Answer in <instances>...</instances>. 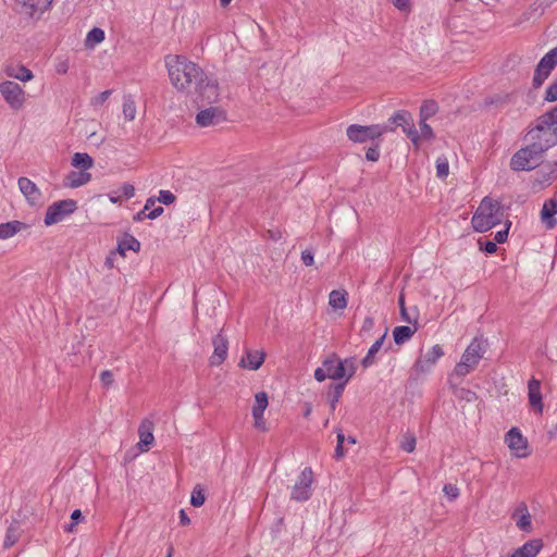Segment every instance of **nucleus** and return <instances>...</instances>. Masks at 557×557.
Returning a JSON list of instances; mask_svg holds the SVG:
<instances>
[{
    "label": "nucleus",
    "mask_w": 557,
    "mask_h": 557,
    "mask_svg": "<svg viewBox=\"0 0 557 557\" xmlns=\"http://www.w3.org/2000/svg\"><path fill=\"white\" fill-rule=\"evenodd\" d=\"M3 72L8 77L17 79L23 83L29 82L34 78L33 72L24 65L9 64L5 65Z\"/></svg>",
    "instance_id": "nucleus-22"
},
{
    "label": "nucleus",
    "mask_w": 557,
    "mask_h": 557,
    "mask_svg": "<svg viewBox=\"0 0 557 557\" xmlns=\"http://www.w3.org/2000/svg\"><path fill=\"white\" fill-rule=\"evenodd\" d=\"M268 395L265 392H259L255 395V404L252 407V417L263 414L268 407Z\"/></svg>",
    "instance_id": "nucleus-34"
},
{
    "label": "nucleus",
    "mask_w": 557,
    "mask_h": 557,
    "mask_svg": "<svg viewBox=\"0 0 557 557\" xmlns=\"http://www.w3.org/2000/svg\"><path fill=\"white\" fill-rule=\"evenodd\" d=\"M23 227V223L20 221H12L0 224V238L8 239L14 236Z\"/></svg>",
    "instance_id": "nucleus-30"
},
{
    "label": "nucleus",
    "mask_w": 557,
    "mask_h": 557,
    "mask_svg": "<svg viewBox=\"0 0 557 557\" xmlns=\"http://www.w3.org/2000/svg\"><path fill=\"white\" fill-rule=\"evenodd\" d=\"M72 165L82 171H87L94 166V159L85 152H76L72 159Z\"/></svg>",
    "instance_id": "nucleus-28"
},
{
    "label": "nucleus",
    "mask_w": 557,
    "mask_h": 557,
    "mask_svg": "<svg viewBox=\"0 0 557 557\" xmlns=\"http://www.w3.org/2000/svg\"><path fill=\"white\" fill-rule=\"evenodd\" d=\"M91 180L90 173L86 171L71 172L65 178V185L71 188H77L87 184Z\"/></svg>",
    "instance_id": "nucleus-25"
},
{
    "label": "nucleus",
    "mask_w": 557,
    "mask_h": 557,
    "mask_svg": "<svg viewBox=\"0 0 557 557\" xmlns=\"http://www.w3.org/2000/svg\"><path fill=\"white\" fill-rule=\"evenodd\" d=\"M212 344L214 347L213 354L210 357V363L211 366H220L224 362V360L227 357V350H228V342L227 338L220 332L216 334L213 339Z\"/></svg>",
    "instance_id": "nucleus-17"
},
{
    "label": "nucleus",
    "mask_w": 557,
    "mask_h": 557,
    "mask_svg": "<svg viewBox=\"0 0 557 557\" xmlns=\"http://www.w3.org/2000/svg\"><path fill=\"white\" fill-rule=\"evenodd\" d=\"M385 336H386V332L380 338H377L373 343V345L370 347V349L368 350V354L361 360V364L363 368H369L370 366H372L374 363V356L381 349V347L384 343Z\"/></svg>",
    "instance_id": "nucleus-27"
},
{
    "label": "nucleus",
    "mask_w": 557,
    "mask_h": 557,
    "mask_svg": "<svg viewBox=\"0 0 557 557\" xmlns=\"http://www.w3.org/2000/svg\"><path fill=\"white\" fill-rule=\"evenodd\" d=\"M374 326V320L372 317H366L361 326V333H369Z\"/></svg>",
    "instance_id": "nucleus-53"
},
{
    "label": "nucleus",
    "mask_w": 557,
    "mask_h": 557,
    "mask_svg": "<svg viewBox=\"0 0 557 557\" xmlns=\"http://www.w3.org/2000/svg\"><path fill=\"white\" fill-rule=\"evenodd\" d=\"M557 214V200L552 198L544 202L541 210V220L548 230L556 226L557 221L555 215Z\"/></svg>",
    "instance_id": "nucleus-21"
},
{
    "label": "nucleus",
    "mask_w": 557,
    "mask_h": 557,
    "mask_svg": "<svg viewBox=\"0 0 557 557\" xmlns=\"http://www.w3.org/2000/svg\"><path fill=\"white\" fill-rule=\"evenodd\" d=\"M366 158L369 161H377L380 158L379 145L370 147L366 152Z\"/></svg>",
    "instance_id": "nucleus-51"
},
{
    "label": "nucleus",
    "mask_w": 557,
    "mask_h": 557,
    "mask_svg": "<svg viewBox=\"0 0 557 557\" xmlns=\"http://www.w3.org/2000/svg\"><path fill=\"white\" fill-rule=\"evenodd\" d=\"M391 2L400 11H408L410 8L409 0H391Z\"/></svg>",
    "instance_id": "nucleus-57"
},
{
    "label": "nucleus",
    "mask_w": 557,
    "mask_h": 557,
    "mask_svg": "<svg viewBox=\"0 0 557 557\" xmlns=\"http://www.w3.org/2000/svg\"><path fill=\"white\" fill-rule=\"evenodd\" d=\"M195 90L203 101L209 103L216 102L220 96L216 81L205 75V73H202L201 78L195 86Z\"/></svg>",
    "instance_id": "nucleus-15"
},
{
    "label": "nucleus",
    "mask_w": 557,
    "mask_h": 557,
    "mask_svg": "<svg viewBox=\"0 0 557 557\" xmlns=\"http://www.w3.org/2000/svg\"><path fill=\"white\" fill-rule=\"evenodd\" d=\"M225 120V112L219 107L207 108L196 115V123L201 127L214 126Z\"/></svg>",
    "instance_id": "nucleus-16"
},
{
    "label": "nucleus",
    "mask_w": 557,
    "mask_h": 557,
    "mask_svg": "<svg viewBox=\"0 0 557 557\" xmlns=\"http://www.w3.org/2000/svg\"><path fill=\"white\" fill-rule=\"evenodd\" d=\"M347 382H343V383H338L335 385V388H334V399L332 401V407L334 408L335 407V404L336 401L338 400V398L341 397L343 391H344V387L346 385Z\"/></svg>",
    "instance_id": "nucleus-54"
},
{
    "label": "nucleus",
    "mask_w": 557,
    "mask_h": 557,
    "mask_svg": "<svg viewBox=\"0 0 557 557\" xmlns=\"http://www.w3.org/2000/svg\"><path fill=\"white\" fill-rule=\"evenodd\" d=\"M544 152V150L533 147L532 143H528L512 156L510 168L513 171H531L541 163Z\"/></svg>",
    "instance_id": "nucleus-6"
},
{
    "label": "nucleus",
    "mask_w": 557,
    "mask_h": 557,
    "mask_svg": "<svg viewBox=\"0 0 557 557\" xmlns=\"http://www.w3.org/2000/svg\"><path fill=\"white\" fill-rule=\"evenodd\" d=\"M77 209L76 201L73 199H65L53 202L47 209L45 215V224L47 226L57 224L63 221L67 215Z\"/></svg>",
    "instance_id": "nucleus-9"
},
{
    "label": "nucleus",
    "mask_w": 557,
    "mask_h": 557,
    "mask_svg": "<svg viewBox=\"0 0 557 557\" xmlns=\"http://www.w3.org/2000/svg\"><path fill=\"white\" fill-rule=\"evenodd\" d=\"M111 94H112V90H104V91L100 92L99 95L92 97L90 99V106H92L94 108L101 107L109 99Z\"/></svg>",
    "instance_id": "nucleus-44"
},
{
    "label": "nucleus",
    "mask_w": 557,
    "mask_h": 557,
    "mask_svg": "<svg viewBox=\"0 0 557 557\" xmlns=\"http://www.w3.org/2000/svg\"><path fill=\"white\" fill-rule=\"evenodd\" d=\"M255 420V428L259 429L261 431H267L265 421L263 419V414H258V417H253Z\"/></svg>",
    "instance_id": "nucleus-59"
},
{
    "label": "nucleus",
    "mask_w": 557,
    "mask_h": 557,
    "mask_svg": "<svg viewBox=\"0 0 557 557\" xmlns=\"http://www.w3.org/2000/svg\"><path fill=\"white\" fill-rule=\"evenodd\" d=\"M20 535H21V527H20L18 522L15 521V522L11 523L7 530L4 542H3L4 547L9 548V547L13 546L18 541Z\"/></svg>",
    "instance_id": "nucleus-33"
},
{
    "label": "nucleus",
    "mask_w": 557,
    "mask_h": 557,
    "mask_svg": "<svg viewBox=\"0 0 557 557\" xmlns=\"http://www.w3.org/2000/svg\"><path fill=\"white\" fill-rule=\"evenodd\" d=\"M69 70V65H67V62L65 61H61L60 63H58L57 67H55V71L57 73L59 74H65Z\"/></svg>",
    "instance_id": "nucleus-61"
},
{
    "label": "nucleus",
    "mask_w": 557,
    "mask_h": 557,
    "mask_svg": "<svg viewBox=\"0 0 557 557\" xmlns=\"http://www.w3.org/2000/svg\"><path fill=\"white\" fill-rule=\"evenodd\" d=\"M449 173L448 160L445 157H440L436 160V175L440 178H445Z\"/></svg>",
    "instance_id": "nucleus-42"
},
{
    "label": "nucleus",
    "mask_w": 557,
    "mask_h": 557,
    "mask_svg": "<svg viewBox=\"0 0 557 557\" xmlns=\"http://www.w3.org/2000/svg\"><path fill=\"white\" fill-rule=\"evenodd\" d=\"M0 95L13 111L21 110L26 102V92L24 88L13 81H4L0 83Z\"/></svg>",
    "instance_id": "nucleus-8"
},
{
    "label": "nucleus",
    "mask_w": 557,
    "mask_h": 557,
    "mask_svg": "<svg viewBox=\"0 0 557 557\" xmlns=\"http://www.w3.org/2000/svg\"><path fill=\"white\" fill-rule=\"evenodd\" d=\"M502 216L499 202L485 197L472 216V227L475 232H487L500 223Z\"/></svg>",
    "instance_id": "nucleus-3"
},
{
    "label": "nucleus",
    "mask_w": 557,
    "mask_h": 557,
    "mask_svg": "<svg viewBox=\"0 0 557 557\" xmlns=\"http://www.w3.org/2000/svg\"><path fill=\"white\" fill-rule=\"evenodd\" d=\"M100 381L103 387H110L113 384V373L110 370H104L100 373Z\"/></svg>",
    "instance_id": "nucleus-49"
},
{
    "label": "nucleus",
    "mask_w": 557,
    "mask_h": 557,
    "mask_svg": "<svg viewBox=\"0 0 557 557\" xmlns=\"http://www.w3.org/2000/svg\"><path fill=\"white\" fill-rule=\"evenodd\" d=\"M109 199L112 203H120L122 196L120 195L119 191H112L109 194Z\"/></svg>",
    "instance_id": "nucleus-63"
},
{
    "label": "nucleus",
    "mask_w": 557,
    "mask_h": 557,
    "mask_svg": "<svg viewBox=\"0 0 557 557\" xmlns=\"http://www.w3.org/2000/svg\"><path fill=\"white\" fill-rule=\"evenodd\" d=\"M166 67L171 83L178 90L195 88L203 73L196 63L178 55L168 57Z\"/></svg>",
    "instance_id": "nucleus-2"
},
{
    "label": "nucleus",
    "mask_w": 557,
    "mask_h": 557,
    "mask_svg": "<svg viewBox=\"0 0 557 557\" xmlns=\"http://www.w3.org/2000/svg\"><path fill=\"white\" fill-rule=\"evenodd\" d=\"M529 404L537 413L543 412V401L541 393V383L539 380L531 379L528 384Z\"/></svg>",
    "instance_id": "nucleus-19"
},
{
    "label": "nucleus",
    "mask_w": 557,
    "mask_h": 557,
    "mask_svg": "<svg viewBox=\"0 0 557 557\" xmlns=\"http://www.w3.org/2000/svg\"><path fill=\"white\" fill-rule=\"evenodd\" d=\"M53 0H16L17 12L37 21L51 7Z\"/></svg>",
    "instance_id": "nucleus-11"
},
{
    "label": "nucleus",
    "mask_w": 557,
    "mask_h": 557,
    "mask_svg": "<svg viewBox=\"0 0 557 557\" xmlns=\"http://www.w3.org/2000/svg\"><path fill=\"white\" fill-rule=\"evenodd\" d=\"M123 115L125 120L133 121L136 116V103L132 96H125L123 100Z\"/></svg>",
    "instance_id": "nucleus-37"
},
{
    "label": "nucleus",
    "mask_w": 557,
    "mask_h": 557,
    "mask_svg": "<svg viewBox=\"0 0 557 557\" xmlns=\"http://www.w3.org/2000/svg\"><path fill=\"white\" fill-rule=\"evenodd\" d=\"M557 64V47L548 51L539 62L533 76V86L539 88Z\"/></svg>",
    "instance_id": "nucleus-12"
},
{
    "label": "nucleus",
    "mask_w": 557,
    "mask_h": 557,
    "mask_svg": "<svg viewBox=\"0 0 557 557\" xmlns=\"http://www.w3.org/2000/svg\"><path fill=\"white\" fill-rule=\"evenodd\" d=\"M104 40V32L101 28L95 27L88 34L86 42L90 45H97Z\"/></svg>",
    "instance_id": "nucleus-41"
},
{
    "label": "nucleus",
    "mask_w": 557,
    "mask_h": 557,
    "mask_svg": "<svg viewBox=\"0 0 557 557\" xmlns=\"http://www.w3.org/2000/svg\"><path fill=\"white\" fill-rule=\"evenodd\" d=\"M17 184L21 193L26 197L29 203L35 205L40 200L41 193L29 178L20 177Z\"/></svg>",
    "instance_id": "nucleus-20"
},
{
    "label": "nucleus",
    "mask_w": 557,
    "mask_h": 557,
    "mask_svg": "<svg viewBox=\"0 0 557 557\" xmlns=\"http://www.w3.org/2000/svg\"><path fill=\"white\" fill-rule=\"evenodd\" d=\"M444 356V350L440 345H434L416 360L413 371L417 374H424L432 370L437 360Z\"/></svg>",
    "instance_id": "nucleus-13"
},
{
    "label": "nucleus",
    "mask_w": 557,
    "mask_h": 557,
    "mask_svg": "<svg viewBox=\"0 0 557 557\" xmlns=\"http://www.w3.org/2000/svg\"><path fill=\"white\" fill-rule=\"evenodd\" d=\"M443 491H444L445 495H446L449 499H451V500L456 499V498L458 497V495H459V490H458V487H457V486H455V485H451V484H446V485L444 486Z\"/></svg>",
    "instance_id": "nucleus-50"
},
{
    "label": "nucleus",
    "mask_w": 557,
    "mask_h": 557,
    "mask_svg": "<svg viewBox=\"0 0 557 557\" xmlns=\"http://www.w3.org/2000/svg\"><path fill=\"white\" fill-rule=\"evenodd\" d=\"M301 260H302L305 265H307V267L312 265L313 262H314L313 252L311 250H304L301 252Z\"/></svg>",
    "instance_id": "nucleus-52"
},
{
    "label": "nucleus",
    "mask_w": 557,
    "mask_h": 557,
    "mask_svg": "<svg viewBox=\"0 0 557 557\" xmlns=\"http://www.w3.org/2000/svg\"><path fill=\"white\" fill-rule=\"evenodd\" d=\"M437 111H438L437 103L433 100H426L422 103V106L420 108V119L428 121L433 115H435Z\"/></svg>",
    "instance_id": "nucleus-36"
},
{
    "label": "nucleus",
    "mask_w": 557,
    "mask_h": 557,
    "mask_svg": "<svg viewBox=\"0 0 557 557\" xmlns=\"http://www.w3.org/2000/svg\"><path fill=\"white\" fill-rule=\"evenodd\" d=\"M180 522L183 525H188L190 523V519L188 518L184 509L180 510Z\"/></svg>",
    "instance_id": "nucleus-62"
},
{
    "label": "nucleus",
    "mask_w": 557,
    "mask_h": 557,
    "mask_svg": "<svg viewBox=\"0 0 557 557\" xmlns=\"http://www.w3.org/2000/svg\"><path fill=\"white\" fill-rule=\"evenodd\" d=\"M543 547L541 540H531L510 555V557H536Z\"/></svg>",
    "instance_id": "nucleus-24"
},
{
    "label": "nucleus",
    "mask_w": 557,
    "mask_h": 557,
    "mask_svg": "<svg viewBox=\"0 0 557 557\" xmlns=\"http://www.w3.org/2000/svg\"><path fill=\"white\" fill-rule=\"evenodd\" d=\"M264 352L259 350H247L245 357L242 358L239 367L250 370H258L264 362Z\"/></svg>",
    "instance_id": "nucleus-23"
},
{
    "label": "nucleus",
    "mask_w": 557,
    "mask_h": 557,
    "mask_svg": "<svg viewBox=\"0 0 557 557\" xmlns=\"http://www.w3.org/2000/svg\"><path fill=\"white\" fill-rule=\"evenodd\" d=\"M336 440H337V444H336L335 451H334V458L338 460L345 456V451H344L345 435L342 431L337 432Z\"/></svg>",
    "instance_id": "nucleus-43"
},
{
    "label": "nucleus",
    "mask_w": 557,
    "mask_h": 557,
    "mask_svg": "<svg viewBox=\"0 0 557 557\" xmlns=\"http://www.w3.org/2000/svg\"><path fill=\"white\" fill-rule=\"evenodd\" d=\"M140 243L132 235H126L119 242L117 251L121 256H125L127 250L139 251Z\"/></svg>",
    "instance_id": "nucleus-29"
},
{
    "label": "nucleus",
    "mask_w": 557,
    "mask_h": 557,
    "mask_svg": "<svg viewBox=\"0 0 557 557\" xmlns=\"http://www.w3.org/2000/svg\"><path fill=\"white\" fill-rule=\"evenodd\" d=\"M394 127L388 125H368L362 126L358 124H352L348 126L346 134L349 140L354 143H366L368 140H374L381 137L384 133L393 132Z\"/></svg>",
    "instance_id": "nucleus-7"
},
{
    "label": "nucleus",
    "mask_w": 557,
    "mask_h": 557,
    "mask_svg": "<svg viewBox=\"0 0 557 557\" xmlns=\"http://www.w3.org/2000/svg\"><path fill=\"white\" fill-rule=\"evenodd\" d=\"M509 225H510V222L507 224V227H509ZM507 237H508V228L498 231L495 234V242L498 244L505 243L507 240Z\"/></svg>",
    "instance_id": "nucleus-56"
},
{
    "label": "nucleus",
    "mask_w": 557,
    "mask_h": 557,
    "mask_svg": "<svg viewBox=\"0 0 557 557\" xmlns=\"http://www.w3.org/2000/svg\"><path fill=\"white\" fill-rule=\"evenodd\" d=\"M163 211L164 210L162 207H157L153 210H151L146 216L147 219L154 220L158 216H160L163 213Z\"/></svg>",
    "instance_id": "nucleus-60"
},
{
    "label": "nucleus",
    "mask_w": 557,
    "mask_h": 557,
    "mask_svg": "<svg viewBox=\"0 0 557 557\" xmlns=\"http://www.w3.org/2000/svg\"><path fill=\"white\" fill-rule=\"evenodd\" d=\"M496 244H497L496 242L487 240V242L484 243L483 246H481V249H483L487 253H494L497 250V245Z\"/></svg>",
    "instance_id": "nucleus-58"
},
{
    "label": "nucleus",
    "mask_w": 557,
    "mask_h": 557,
    "mask_svg": "<svg viewBox=\"0 0 557 557\" xmlns=\"http://www.w3.org/2000/svg\"><path fill=\"white\" fill-rule=\"evenodd\" d=\"M420 138L423 137V138H426V139H431L433 138L434 134H433V129L432 127L426 123V120H421L420 121Z\"/></svg>",
    "instance_id": "nucleus-46"
},
{
    "label": "nucleus",
    "mask_w": 557,
    "mask_h": 557,
    "mask_svg": "<svg viewBox=\"0 0 557 557\" xmlns=\"http://www.w3.org/2000/svg\"><path fill=\"white\" fill-rule=\"evenodd\" d=\"M403 132L410 138L413 145H419L420 135L419 132L416 129L413 119L410 120L409 124H405V126H403Z\"/></svg>",
    "instance_id": "nucleus-39"
},
{
    "label": "nucleus",
    "mask_w": 557,
    "mask_h": 557,
    "mask_svg": "<svg viewBox=\"0 0 557 557\" xmlns=\"http://www.w3.org/2000/svg\"><path fill=\"white\" fill-rule=\"evenodd\" d=\"M72 520H74V523L70 524L66 528V531L73 532L75 524L82 519V511L79 509H76L71 515Z\"/></svg>",
    "instance_id": "nucleus-55"
},
{
    "label": "nucleus",
    "mask_w": 557,
    "mask_h": 557,
    "mask_svg": "<svg viewBox=\"0 0 557 557\" xmlns=\"http://www.w3.org/2000/svg\"><path fill=\"white\" fill-rule=\"evenodd\" d=\"M544 99L548 102L557 100V81L547 87Z\"/></svg>",
    "instance_id": "nucleus-47"
},
{
    "label": "nucleus",
    "mask_w": 557,
    "mask_h": 557,
    "mask_svg": "<svg viewBox=\"0 0 557 557\" xmlns=\"http://www.w3.org/2000/svg\"><path fill=\"white\" fill-rule=\"evenodd\" d=\"M412 119V115L408 112V111H405V110H399L397 112H395V114L388 119V123L393 124L391 125V127H396V126H405V124H409L410 120ZM389 126V124H387Z\"/></svg>",
    "instance_id": "nucleus-35"
},
{
    "label": "nucleus",
    "mask_w": 557,
    "mask_h": 557,
    "mask_svg": "<svg viewBox=\"0 0 557 557\" xmlns=\"http://www.w3.org/2000/svg\"><path fill=\"white\" fill-rule=\"evenodd\" d=\"M122 198L129 199L135 195V187L129 183H124L119 190Z\"/></svg>",
    "instance_id": "nucleus-48"
},
{
    "label": "nucleus",
    "mask_w": 557,
    "mask_h": 557,
    "mask_svg": "<svg viewBox=\"0 0 557 557\" xmlns=\"http://www.w3.org/2000/svg\"><path fill=\"white\" fill-rule=\"evenodd\" d=\"M153 422L149 419H144L138 428L139 443L138 447L141 451H147L149 446L153 443Z\"/></svg>",
    "instance_id": "nucleus-18"
},
{
    "label": "nucleus",
    "mask_w": 557,
    "mask_h": 557,
    "mask_svg": "<svg viewBox=\"0 0 557 557\" xmlns=\"http://www.w3.org/2000/svg\"><path fill=\"white\" fill-rule=\"evenodd\" d=\"M520 515L517 519V527L525 532L531 531V515L525 504H520L516 509L515 516Z\"/></svg>",
    "instance_id": "nucleus-26"
},
{
    "label": "nucleus",
    "mask_w": 557,
    "mask_h": 557,
    "mask_svg": "<svg viewBox=\"0 0 557 557\" xmlns=\"http://www.w3.org/2000/svg\"><path fill=\"white\" fill-rule=\"evenodd\" d=\"M206 495L203 488L198 484L194 487L190 497V504L194 507H200L205 504Z\"/></svg>",
    "instance_id": "nucleus-38"
},
{
    "label": "nucleus",
    "mask_w": 557,
    "mask_h": 557,
    "mask_svg": "<svg viewBox=\"0 0 557 557\" xmlns=\"http://www.w3.org/2000/svg\"><path fill=\"white\" fill-rule=\"evenodd\" d=\"M416 436L412 433H406L403 435L400 447L407 453H412L416 448Z\"/></svg>",
    "instance_id": "nucleus-40"
},
{
    "label": "nucleus",
    "mask_w": 557,
    "mask_h": 557,
    "mask_svg": "<svg viewBox=\"0 0 557 557\" xmlns=\"http://www.w3.org/2000/svg\"><path fill=\"white\" fill-rule=\"evenodd\" d=\"M485 352V343L474 338L466 348L461 356V360L456 364L454 375L463 377L472 371L482 359Z\"/></svg>",
    "instance_id": "nucleus-5"
},
{
    "label": "nucleus",
    "mask_w": 557,
    "mask_h": 557,
    "mask_svg": "<svg viewBox=\"0 0 557 557\" xmlns=\"http://www.w3.org/2000/svg\"><path fill=\"white\" fill-rule=\"evenodd\" d=\"M313 482V472L311 468H305L295 482L290 498L296 502H306L311 496V485Z\"/></svg>",
    "instance_id": "nucleus-10"
},
{
    "label": "nucleus",
    "mask_w": 557,
    "mask_h": 557,
    "mask_svg": "<svg viewBox=\"0 0 557 557\" xmlns=\"http://www.w3.org/2000/svg\"><path fill=\"white\" fill-rule=\"evenodd\" d=\"M505 443L512 455L518 458H524L529 455L528 441L518 428H511L505 435Z\"/></svg>",
    "instance_id": "nucleus-14"
},
{
    "label": "nucleus",
    "mask_w": 557,
    "mask_h": 557,
    "mask_svg": "<svg viewBox=\"0 0 557 557\" xmlns=\"http://www.w3.org/2000/svg\"><path fill=\"white\" fill-rule=\"evenodd\" d=\"M154 203H156V199L153 197H150V198L147 199L144 209L146 211H148V210H150L154 206Z\"/></svg>",
    "instance_id": "nucleus-64"
},
{
    "label": "nucleus",
    "mask_w": 557,
    "mask_h": 557,
    "mask_svg": "<svg viewBox=\"0 0 557 557\" xmlns=\"http://www.w3.org/2000/svg\"><path fill=\"white\" fill-rule=\"evenodd\" d=\"M524 139L544 151L557 145V106L535 120Z\"/></svg>",
    "instance_id": "nucleus-1"
},
{
    "label": "nucleus",
    "mask_w": 557,
    "mask_h": 557,
    "mask_svg": "<svg viewBox=\"0 0 557 557\" xmlns=\"http://www.w3.org/2000/svg\"><path fill=\"white\" fill-rule=\"evenodd\" d=\"M414 332L416 329L413 330L407 325L396 326L393 331L394 341L397 345H403L412 337Z\"/></svg>",
    "instance_id": "nucleus-31"
},
{
    "label": "nucleus",
    "mask_w": 557,
    "mask_h": 557,
    "mask_svg": "<svg viewBox=\"0 0 557 557\" xmlns=\"http://www.w3.org/2000/svg\"><path fill=\"white\" fill-rule=\"evenodd\" d=\"M346 292L332 290L329 296V305L335 310H343L347 306Z\"/></svg>",
    "instance_id": "nucleus-32"
},
{
    "label": "nucleus",
    "mask_w": 557,
    "mask_h": 557,
    "mask_svg": "<svg viewBox=\"0 0 557 557\" xmlns=\"http://www.w3.org/2000/svg\"><path fill=\"white\" fill-rule=\"evenodd\" d=\"M356 371L354 359L339 360L336 356L327 358L322 366L314 371V379L323 382L325 379L342 380L348 382Z\"/></svg>",
    "instance_id": "nucleus-4"
},
{
    "label": "nucleus",
    "mask_w": 557,
    "mask_h": 557,
    "mask_svg": "<svg viewBox=\"0 0 557 557\" xmlns=\"http://www.w3.org/2000/svg\"><path fill=\"white\" fill-rule=\"evenodd\" d=\"M176 197L175 195L170 190H160L158 201H160L163 205H171L175 201Z\"/></svg>",
    "instance_id": "nucleus-45"
}]
</instances>
